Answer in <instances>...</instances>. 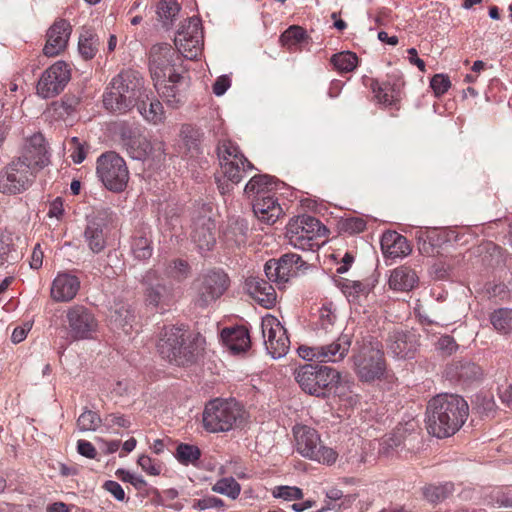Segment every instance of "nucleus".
Segmentation results:
<instances>
[{"mask_svg":"<svg viewBox=\"0 0 512 512\" xmlns=\"http://www.w3.org/2000/svg\"><path fill=\"white\" fill-rule=\"evenodd\" d=\"M468 414L469 406L461 396L439 394L427 405V431L437 438L452 436L465 423Z\"/></svg>","mask_w":512,"mask_h":512,"instance_id":"f257e3e1","label":"nucleus"},{"mask_svg":"<svg viewBox=\"0 0 512 512\" xmlns=\"http://www.w3.org/2000/svg\"><path fill=\"white\" fill-rule=\"evenodd\" d=\"M205 339L182 327H164L157 342L159 355L171 364L186 366L196 362L204 350Z\"/></svg>","mask_w":512,"mask_h":512,"instance_id":"f03ea898","label":"nucleus"},{"mask_svg":"<svg viewBox=\"0 0 512 512\" xmlns=\"http://www.w3.org/2000/svg\"><path fill=\"white\" fill-rule=\"evenodd\" d=\"M143 80L133 70H124L116 75L103 94L104 107L113 113H125L142 98Z\"/></svg>","mask_w":512,"mask_h":512,"instance_id":"7ed1b4c3","label":"nucleus"},{"mask_svg":"<svg viewBox=\"0 0 512 512\" xmlns=\"http://www.w3.org/2000/svg\"><path fill=\"white\" fill-rule=\"evenodd\" d=\"M352 359L355 373L362 382L380 379L386 371L382 345L372 337L356 342Z\"/></svg>","mask_w":512,"mask_h":512,"instance_id":"20e7f679","label":"nucleus"},{"mask_svg":"<svg viewBox=\"0 0 512 512\" xmlns=\"http://www.w3.org/2000/svg\"><path fill=\"white\" fill-rule=\"evenodd\" d=\"M243 410L234 399L210 400L203 411V426L211 433L227 432L242 418Z\"/></svg>","mask_w":512,"mask_h":512,"instance_id":"39448f33","label":"nucleus"},{"mask_svg":"<svg viewBox=\"0 0 512 512\" xmlns=\"http://www.w3.org/2000/svg\"><path fill=\"white\" fill-rule=\"evenodd\" d=\"M340 373L329 366L305 364L296 371L295 379L301 389L317 397L326 396L337 386Z\"/></svg>","mask_w":512,"mask_h":512,"instance_id":"423d86ee","label":"nucleus"},{"mask_svg":"<svg viewBox=\"0 0 512 512\" xmlns=\"http://www.w3.org/2000/svg\"><path fill=\"white\" fill-rule=\"evenodd\" d=\"M326 234V227L315 217L306 214L291 219L287 225L286 235L290 244L301 250L318 247L316 239Z\"/></svg>","mask_w":512,"mask_h":512,"instance_id":"0eeeda50","label":"nucleus"},{"mask_svg":"<svg viewBox=\"0 0 512 512\" xmlns=\"http://www.w3.org/2000/svg\"><path fill=\"white\" fill-rule=\"evenodd\" d=\"M38 171L20 157L12 160L0 172V192L16 195L28 190Z\"/></svg>","mask_w":512,"mask_h":512,"instance_id":"6e6552de","label":"nucleus"},{"mask_svg":"<svg viewBox=\"0 0 512 512\" xmlns=\"http://www.w3.org/2000/svg\"><path fill=\"white\" fill-rule=\"evenodd\" d=\"M296 450L303 457L319 463L331 465L337 459V453L330 447L323 446L318 432L308 426L293 429Z\"/></svg>","mask_w":512,"mask_h":512,"instance_id":"1a4fd4ad","label":"nucleus"},{"mask_svg":"<svg viewBox=\"0 0 512 512\" xmlns=\"http://www.w3.org/2000/svg\"><path fill=\"white\" fill-rule=\"evenodd\" d=\"M230 279L220 270L213 269L200 275L194 282V303L200 308H206L218 300L228 289Z\"/></svg>","mask_w":512,"mask_h":512,"instance_id":"9d476101","label":"nucleus"},{"mask_svg":"<svg viewBox=\"0 0 512 512\" xmlns=\"http://www.w3.org/2000/svg\"><path fill=\"white\" fill-rule=\"evenodd\" d=\"M97 174L104 186L113 192L123 191L129 180L124 159L113 151L106 152L97 159Z\"/></svg>","mask_w":512,"mask_h":512,"instance_id":"9b49d317","label":"nucleus"},{"mask_svg":"<svg viewBox=\"0 0 512 512\" xmlns=\"http://www.w3.org/2000/svg\"><path fill=\"white\" fill-rule=\"evenodd\" d=\"M217 155L221 171L229 181L239 183L247 171L254 168L253 164L243 155L230 140H222L217 146Z\"/></svg>","mask_w":512,"mask_h":512,"instance_id":"f8f14e48","label":"nucleus"},{"mask_svg":"<svg viewBox=\"0 0 512 512\" xmlns=\"http://www.w3.org/2000/svg\"><path fill=\"white\" fill-rule=\"evenodd\" d=\"M67 331L73 340L92 339L98 332L95 314L84 305H73L66 310Z\"/></svg>","mask_w":512,"mask_h":512,"instance_id":"ddd939ff","label":"nucleus"},{"mask_svg":"<svg viewBox=\"0 0 512 512\" xmlns=\"http://www.w3.org/2000/svg\"><path fill=\"white\" fill-rule=\"evenodd\" d=\"M323 334V329H318L316 336L320 342L321 363L323 362H339L348 354L353 340V333L347 328L340 334Z\"/></svg>","mask_w":512,"mask_h":512,"instance_id":"4468645a","label":"nucleus"},{"mask_svg":"<svg viewBox=\"0 0 512 512\" xmlns=\"http://www.w3.org/2000/svg\"><path fill=\"white\" fill-rule=\"evenodd\" d=\"M178 52L186 59L193 60L201 53L203 31L197 17L189 18L177 31L174 39Z\"/></svg>","mask_w":512,"mask_h":512,"instance_id":"2eb2a0df","label":"nucleus"},{"mask_svg":"<svg viewBox=\"0 0 512 512\" xmlns=\"http://www.w3.org/2000/svg\"><path fill=\"white\" fill-rule=\"evenodd\" d=\"M70 80V70L64 61H57L46 69L37 84V93L47 99L60 94Z\"/></svg>","mask_w":512,"mask_h":512,"instance_id":"dca6fc26","label":"nucleus"},{"mask_svg":"<svg viewBox=\"0 0 512 512\" xmlns=\"http://www.w3.org/2000/svg\"><path fill=\"white\" fill-rule=\"evenodd\" d=\"M262 335L266 349L273 358L285 356L290 347V340L286 329L273 316L263 318L261 323Z\"/></svg>","mask_w":512,"mask_h":512,"instance_id":"f3484780","label":"nucleus"},{"mask_svg":"<svg viewBox=\"0 0 512 512\" xmlns=\"http://www.w3.org/2000/svg\"><path fill=\"white\" fill-rule=\"evenodd\" d=\"M418 346V335L412 330L394 329L386 339L388 354L397 359L413 358Z\"/></svg>","mask_w":512,"mask_h":512,"instance_id":"a211bd4d","label":"nucleus"},{"mask_svg":"<svg viewBox=\"0 0 512 512\" xmlns=\"http://www.w3.org/2000/svg\"><path fill=\"white\" fill-rule=\"evenodd\" d=\"M144 300L147 306L163 308L174 301V290L158 277L156 272L148 271L143 278Z\"/></svg>","mask_w":512,"mask_h":512,"instance_id":"6ab92c4d","label":"nucleus"},{"mask_svg":"<svg viewBox=\"0 0 512 512\" xmlns=\"http://www.w3.org/2000/svg\"><path fill=\"white\" fill-rule=\"evenodd\" d=\"M72 27L65 19H59L48 29L46 44L43 48L44 55L53 57L60 54L67 47Z\"/></svg>","mask_w":512,"mask_h":512,"instance_id":"aec40b11","label":"nucleus"},{"mask_svg":"<svg viewBox=\"0 0 512 512\" xmlns=\"http://www.w3.org/2000/svg\"><path fill=\"white\" fill-rule=\"evenodd\" d=\"M106 216L107 211L97 212L95 216L88 220L84 230L85 242L94 254L102 252L107 245Z\"/></svg>","mask_w":512,"mask_h":512,"instance_id":"412c9836","label":"nucleus"},{"mask_svg":"<svg viewBox=\"0 0 512 512\" xmlns=\"http://www.w3.org/2000/svg\"><path fill=\"white\" fill-rule=\"evenodd\" d=\"M215 228L214 220L206 213L193 219L191 238L200 250H210L214 246Z\"/></svg>","mask_w":512,"mask_h":512,"instance_id":"4be33fe9","label":"nucleus"},{"mask_svg":"<svg viewBox=\"0 0 512 512\" xmlns=\"http://www.w3.org/2000/svg\"><path fill=\"white\" fill-rule=\"evenodd\" d=\"M128 154L136 160H144L154 155L155 157L164 154V144L161 141L152 143L146 136L133 135L125 142Z\"/></svg>","mask_w":512,"mask_h":512,"instance_id":"5701e85b","label":"nucleus"},{"mask_svg":"<svg viewBox=\"0 0 512 512\" xmlns=\"http://www.w3.org/2000/svg\"><path fill=\"white\" fill-rule=\"evenodd\" d=\"M19 157L29 162L30 165L38 170L44 168L48 164L49 158L43 135L35 133L28 138Z\"/></svg>","mask_w":512,"mask_h":512,"instance_id":"b1692460","label":"nucleus"},{"mask_svg":"<svg viewBox=\"0 0 512 512\" xmlns=\"http://www.w3.org/2000/svg\"><path fill=\"white\" fill-rule=\"evenodd\" d=\"M80 289V280L70 273H59L53 280L51 297L57 302L72 300Z\"/></svg>","mask_w":512,"mask_h":512,"instance_id":"393cba45","label":"nucleus"},{"mask_svg":"<svg viewBox=\"0 0 512 512\" xmlns=\"http://www.w3.org/2000/svg\"><path fill=\"white\" fill-rule=\"evenodd\" d=\"M245 285L248 293L259 305L267 309L275 306L277 294L269 282L257 277H250L246 280Z\"/></svg>","mask_w":512,"mask_h":512,"instance_id":"a878e982","label":"nucleus"},{"mask_svg":"<svg viewBox=\"0 0 512 512\" xmlns=\"http://www.w3.org/2000/svg\"><path fill=\"white\" fill-rule=\"evenodd\" d=\"M175 51L171 45L163 43L154 45L150 50V71L154 77L166 76V70L172 65Z\"/></svg>","mask_w":512,"mask_h":512,"instance_id":"bb28decb","label":"nucleus"},{"mask_svg":"<svg viewBox=\"0 0 512 512\" xmlns=\"http://www.w3.org/2000/svg\"><path fill=\"white\" fill-rule=\"evenodd\" d=\"M248 222L239 217H231L221 231V238L227 246H241L247 241Z\"/></svg>","mask_w":512,"mask_h":512,"instance_id":"cd10ccee","label":"nucleus"},{"mask_svg":"<svg viewBox=\"0 0 512 512\" xmlns=\"http://www.w3.org/2000/svg\"><path fill=\"white\" fill-rule=\"evenodd\" d=\"M254 215L263 223L274 224L282 215L283 210L273 196L267 195L253 202Z\"/></svg>","mask_w":512,"mask_h":512,"instance_id":"c85d7f7f","label":"nucleus"},{"mask_svg":"<svg viewBox=\"0 0 512 512\" xmlns=\"http://www.w3.org/2000/svg\"><path fill=\"white\" fill-rule=\"evenodd\" d=\"M380 244L383 254L388 258L404 257L411 252V247L406 237L395 231L384 233Z\"/></svg>","mask_w":512,"mask_h":512,"instance_id":"c756f323","label":"nucleus"},{"mask_svg":"<svg viewBox=\"0 0 512 512\" xmlns=\"http://www.w3.org/2000/svg\"><path fill=\"white\" fill-rule=\"evenodd\" d=\"M278 180L268 174H258L253 176L244 188V193L248 198H252L253 202L257 198L266 196L277 188Z\"/></svg>","mask_w":512,"mask_h":512,"instance_id":"7c9ffc66","label":"nucleus"},{"mask_svg":"<svg viewBox=\"0 0 512 512\" xmlns=\"http://www.w3.org/2000/svg\"><path fill=\"white\" fill-rule=\"evenodd\" d=\"M180 149H183L184 153L191 157L198 155L201 152V143L203 138V132L191 125L184 124L180 130Z\"/></svg>","mask_w":512,"mask_h":512,"instance_id":"2f4dec72","label":"nucleus"},{"mask_svg":"<svg viewBox=\"0 0 512 512\" xmlns=\"http://www.w3.org/2000/svg\"><path fill=\"white\" fill-rule=\"evenodd\" d=\"M221 338L234 353L246 351L251 343L249 332L245 327L225 328L221 332Z\"/></svg>","mask_w":512,"mask_h":512,"instance_id":"473e14b6","label":"nucleus"},{"mask_svg":"<svg viewBox=\"0 0 512 512\" xmlns=\"http://www.w3.org/2000/svg\"><path fill=\"white\" fill-rule=\"evenodd\" d=\"M416 272L407 266H400L391 272L389 286L393 290L409 291L418 283Z\"/></svg>","mask_w":512,"mask_h":512,"instance_id":"72a5a7b5","label":"nucleus"},{"mask_svg":"<svg viewBox=\"0 0 512 512\" xmlns=\"http://www.w3.org/2000/svg\"><path fill=\"white\" fill-rule=\"evenodd\" d=\"M446 374L451 379L468 383L479 379L482 372L481 368L475 363L459 361L449 365L446 369Z\"/></svg>","mask_w":512,"mask_h":512,"instance_id":"f704fd0d","label":"nucleus"},{"mask_svg":"<svg viewBox=\"0 0 512 512\" xmlns=\"http://www.w3.org/2000/svg\"><path fill=\"white\" fill-rule=\"evenodd\" d=\"M109 318L115 327L121 328L125 333H128L132 327L134 315L128 305L118 303L111 309Z\"/></svg>","mask_w":512,"mask_h":512,"instance_id":"c9c22d12","label":"nucleus"},{"mask_svg":"<svg viewBox=\"0 0 512 512\" xmlns=\"http://www.w3.org/2000/svg\"><path fill=\"white\" fill-rule=\"evenodd\" d=\"M453 492L454 484L452 482L429 484L423 488L424 498L432 504L443 502L451 496Z\"/></svg>","mask_w":512,"mask_h":512,"instance_id":"e433bc0d","label":"nucleus"},{"mask_svg":"<svg viewBox=\"0 0 512 512\" xmlns=\"http://www.w3.org/2000/svg\"><path fill=\"white\" fill-rule=\"evenodd\" d=\"M136 105L139 113L149 122L158 124L163 120V106L158 100L150 101L148 103L144 99L140 98Z\"/></svg>","mask_w":512,"mask_h":512,"instance_id":"4c0bfd02","label":"nucleus"},{"mask_svg":"<svg viewBox=\"0 0 512 512\" xmlns=\"http://www.w3.org/2000/svg\"><path fill=\"white\" fill-rule=\"evenodd\" d=\"M155 87L165 103L171 108H178L184 103V97L177 85L167 84L166 82L159 83L157 81Z\"/></svg>","mask_w":512,"mask_h":512,"instance_id":"58836bf2","label":"nucleus"},{"mask_svg":"<svg viewBox=\"0 0 512 512\" xmlns=\"http://www.w3.org/2000/svg\"><path fill=\"white\" fill-rule=\"evenodd\" d=\"M78 49L86 60L92 59L98 51V37L91 30H85L79 38Z\"/></svg>","mask_w":512,"mask_h":512,"instance_id":"ea45409f","label":"nucleus"},{"mask_svg":"<svg viewBox=\"0 0 512 512\" xmlns=\"http://www.w3.org/2000/svg\"><path fill=\"white\" fill-rule=\"evenodd\" d=\"M331 63L336 70L342 73H348L353 71L358 64V57L355 53L350 51H343L334 54L331 57Z\"/></svg>","mask_w":512,"mask_h":512,"instance_id":"a19ab883","label":"nucleus"},{"mask_svg":"<svg viewBox=\"0 0 512 512\" xmlns=\"http://www.w3.org/2000/svg\"><path fill=\"white\" fill-rule=\"evenodd\" d=\"M212 491L235 500L241 492V485L233 477L219 479L213 486Z\"/></svg>","mask_w":512,"mask_h":512,"instance_id":"79ce46f5","label":"nucleus"},{"mask_svg":"<svg viewBox=\"0 0 512 512\" xmlns=\"http://www.w3.org/2000/svg\"><path fill=\"white\" fill-rule=\"evenodd\" d=\"M493 327L504 334L512 331V309L500 308L495 310L490 317Z\"/></svg>","mask_w":512,"mask_h":512,"instance_id":"37998d69","label":"nucleus"},{"mask_svg":"<svg viewBox=\"0 0 512 512\" xmlns=\"http://www.w3.org/2000/svg\"><path fill=\"white\" fill-rule=\"evenodd\" d=\"M200 456L201 451L197 446L186 443L179 444L175 452L176 459L185 466L195 465Z\"/></svg>","mask_w":512,"mask_h":512,"instance_id":"c03bdc74","label":"nucleus"},{"mask_svg":"<svg viewBox=\"0 0 512 512\" xmlns=\"http://www.w3.org/2000/svg\"><path fill=\"white\" fill-rule=\"evenodd\" d=\"M278 262L280 263V273L284 284L288 282L289 278L296 273V270L301 266V257L294 253H287L282 255Z\"/></svg>","mask_w":512,"mask_h":512,"instance_id":"a18cd8bd","label":"nucleus"},{"mask_svg":"<svg viewBox=\"0 0 512 512\" xmlns=\"http://www.w3.org/2000/svg\"><path fill=\"white\" fill-rule=\"evenodd\" d=\"M131 249L138 259H148L152 255L150 240L144 232H140L133 238Z\"/></svg>","mask_w":512,"mask_h":512,"instance_id":"49530a36","label":"nucleus"},{"mask_svg":"<svg viewBox=\"0 0 512 512\" xmlns=\"http://www.w3.org/2000/svg\"><path fill=\"white\" fill-rule=\"evenodd\" d=\"M180 11V6L176 0H161L157 6V15L159 19L167 25Z\"/></svg>","mask_w":512,"mask_h":512,"instance_id":"de8ad7c7","label":"nucleus"},{"mask_svg":"<svg viewBox=\"0 0 512 512\" xmlns=\"http://www.w3.org/2000/svg\"><path fill=\"white\" fill-rule=\"evenodd\" d=\"M101 423L99 414L92 410H85L77 419V427L81 432L95 431Z\"/></svg>","mask_w":512,"mask_h":512,"instance_id":"09e8293b","label":"nucleus"},{"mask_svg":"<svg viewBox=\"0 0 512 512\" xmlns=\"http://www.w3.org/2000/svg\"><path fill=\"white\" fill-rule=\"evenodd\" d=\"M305 30L300 26H290L280 36V42L283 46L292 47L304 40Z\"/></svg>","mask_w":512,"mask_h":512,"instance_id":"8fccbe9b","label":"nucleus"},{"mask_svg":"<svg viewBox=\"0 0 512 512\" xmlns=\"http://www.w3.org/2000/svg\"><path fill=\"white\" fill-rule=\"evenodd\" d=\"M371 87L379 103L384 105H391L393 103V89L389 84H380L378 81H373Z\"/></svg>","mask_w":512,"mask_h":512,"instance_id":"3c124183","label":"nucleus"},{"mask_svg":"<svg viewBox=\"0 0 512 512\" xmlns=\"http://www.w3.org/2000/svg\"><path fill=\"white\" fill-rule=\"evenodd\" d=\"M166 273L177 281H182L189 274V265L184 260H174L167 266Z\"/></svg>","mask_w":512,"mask_h":512,"instance_id":"603ef678","label":"nucleus"},{"mask_svg":"<svg viewBox=\"0 0 512 512\" xmlns=\"http://www.w3.org/2000/svg\"><path fill=\"white\" fill-rule=\"evenodd\" d=\"M275 498H281L287 501L299 500L303 498V492L298 487L278 486L273 490Z\"/></svg>","mask_w":512,"mask_h":512,"instance_id":"864d4df0","label":"nucleus"},{"mask_svg":"<svg viewBox=\"0 0 512 512\" xmlns=\"http://www.w3.org/2000/svg\"><path fill=\"white\" fill-rule=\"evenodd\" d=\"M430 87L436 96H441L451 87V82L447 75L435 74L430 81Z\"/></svg>","mask_w":512,"mask_h":512,"instance_id":"5fc2aeb1","label":"nucleus"},{"mask_svg":"<svg viewBox=\"0 0 512 512\" xmlns=\"http://www.w3.org/2000/svg\"><path fill=\"white\" fill-rule=\"evenodd\" d=\"M280 263L278 259H270L266 262L264 266V272L269 281L275 282L278 285L284 284L280 268Z\"/></svg>","mask_w":512,"mask_h":512,"instance_id":"6e6d98bb","label":"nucleus"},{"mask_svg":"<svg viewBox=\"0 0 512 512\" xmlns=\"http://www.w3.org/2000/svg\"><path fill=\"white\" fill-rule=\"evenodd\" d=\"M320 327L318 329H323V334H334L333 333V324L336 320V315L329 308L322 307L320 310Z\"/></svg>","mask_w":512,"mask_h":512,"instance_id":"4d7b16f0","label":"nucleus"},{"mask_svg":"<svg viewBox=\"0 0 512 512\" xmlns=\"http://www.w3.org/2000/svg\"><path fill=\"white\" fill-rule=\"evenodd\" d=\"M137 463L149 475L158 476L161 473L162 464L147 455H141Z\"/></svg>","mask_w":512,"mask_h":512,"instance_id":"13d9d810","label":"nucleus"},{"mask_svg":"<svg viewBox=\"0 0 512 512\" xmlns=\"http://www.w3.org/2000/svg\"><path fill=\"white\" fill-rule=\"evenodd\" d=\"M366 221L359 217L348 218L342 223V230L349 234H357L364 231Z\"/></svg>","mask_w":512,"mask_h":512,"instance_id":"bf43d9fd","label":"nucleus"},{"mask_svg":"<svg viewBox=\"0 0 512 512\" xmlns=\"http://www.w3.org/2000/svg\"><path fill=\"white\" fill-rule=\"evenodd\" d=\"M223 506L224 502L222 499L215 496H207L195 501L193 509L203 511L210 508H222Z\"/></svg>","mask_w":512,"mask_h":512,"instance_id":"052dcab7","label":"nucleus"},{"mask_svg":"<svg viewBox=\"0 0 512 512\" xmlns=\"http://www.w3.org/2000/svg\"><path fill=\"white\" fill-rule=\"evenodd\" d=\"M104 423L107 428H112L114 426H118L121 428H129L131 426L130 419L125 415L119 413L108 414L104 419Z\"/></svg>","mask_w":512,"mask_h":512,"instance_id":"680f3d73","label":"nucleus"},{"mask_svg":"<svg viewBox=\"0 0 512 512\" xmlns=\"http://www.w3.org/2000/svg\"><path fill=\"white\" fill-rule=\"evenodd\" d=\"M116 475L122 481L130 483L138 490L143 489L147 485L146 481L142 477L135 476L124 469H118L116 471Z\"/></svg>","mask_w":512,"mask_h":512,"instance_id":"e2e57ef3","label":"nucleus"},{"mask_svg":"<svg viewBox=\"0 0 512 512\" xmlns=\"http://www.w3.org/2000/svg\"><path fill=\"white\" fill-rule=\"evenodd\" d=\"M437 348L444 354V355H452L458 348L457 343L455 342L454 338L445 335L439 338L437 342Z\"/></svg>","mask_w":512,"mask_h":512,"instance_id":"0e129e2a","label":"nucleus"},{"mask_svg":"<svg viewBox=\"0 0 512 512\" xmlns=\"http://www.w3.org/2000/svg\"><path fill=\"white\" fill-rule=\"evenodd\" d=\"M496 408L495 401L490 396L477 397V409L478 411L486 416L491 415Z\"/></svg>","mask_w":512,"mask_h":512,"instance_id":"69168bd1","label":"nucleus"},{"mask_svg":"<svg viewBox=\"0 0 512 512\" xmlns=\"http://www.w3.org/2000/svg\"><path fill=\"white\" fill-rule=\"evenodd\" d=\"M318 351L320 352V342L319 341L316 345H313L311 347H300L299 355L302 358L307 359L309 361L321 362V357L319 356Z\"/></svg>","mask_w":512,"mask_h":512,"instance_id":"338daca9","label":"nucleus"},{"mask_svg":"<svg viewBox=\"0 0 512 512\" xmlns=\"http://www.w3.org/2000/svg\"><path fill=\"white\" fill-rule=\"evenodd\" d=\"M103 488L106 491H108L109 493H111L115 497L116 500L124 501L125 492L118 482L108 480L103 484Z\"/></svg>","mask_w":512,"mask_h":512,"instance_id":"774afa93","label":"nucleus"}]
</instances>
